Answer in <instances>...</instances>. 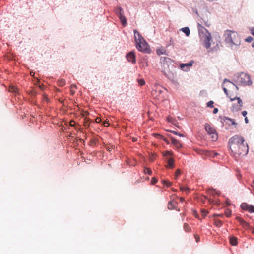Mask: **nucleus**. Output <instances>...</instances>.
Wrapping results in <instances>:
<instances>
[{
    "instance_id": "13d9d810",
    "label": "nucleus",
    "mask_w": 254,
    "mask_h": 254,
    "mask_svg": "<svg viewBox=\"0 0 254 254\" xmlns=\"http://www.w3.org/2000/svg\"><path fill=\"white\" fill-rule=\"evenodd\" d=\"M73 123H70V126H73Z\"/></svg>"
},
{
    "instance_id": "79ce46f5",
    "label": "nucleus",
    "mask_w": 254,
    "mask_h": 254,
    "mask_svg": "<svg viewBox=\"0 0 254 254\" xmlns=\"http://www.w3.org/2000/svg\"><path fill=\"white\" fill-rule=\"evenodd\" d=\"M247 112L246 111H243L242 112V114L243 115V116H246V115H247Z\"/></svg>"
},
{
    "instance_id": "3c124183",
    "label": "nucleus",
    "mask_w": 254,
    "mask_h": 254,
    "mask_svg": "<svg viewBox=\"0 0 254 254\" xmlns=\"http://www.w3.org/2000/svg\"><path fill=\"white\" fill-rule=\"evenodd\" d=\"M74 92H75V91H73V90L72 89V88H71V94H74Z\"/></svg>"
},
{
    "instance_id": "ea45409f",
    "label": "nucleus",
    "mask_w": 254,
    "mask_h": 254,
    "mask_svg": "<svg viewBox=\"0 0 254 254\" xmlns=\"http://www.w3.org/2000/svg\"><path fill=\"white\" fill-rule=\"evenodd\" d=\"M223 91H224V92H225V93L227 95H228V91H227V89H226L225 87H223Z\"/></svg>"
},
{
    "instance_id": "473e14b6",
    "label": "nucleus",
    "mask_w": 254,
    "mask_h": 254,
    "mask_svg": "<svg viewBox=\"0 0 254 254\" xmlns=\"http://www.w3.org/2000/svg\"><path fill=\"white\" fill-rule=\"evenodd\" d=\"M201 213H202V215L204 217H205V216H206V215L207 214V211L205 209H203L201 210Z\"/></svg>"
},
{
    "instance_id": "5fc2aeb1",
    "label": "nucleus",
    "mask_w": 254,
    "mask_h": 254,
    "mask_svg": "<svg viewBox=\"0 0 254 254\" xmlns=\"http://www.w3.org/2000/svg\"><path fill=\"white\" fill-rule=\"evenodd\" d=\"M170 152L169 151H167L166 153V155L169 154Z\"/></svg>"
},
{
    "instance_id": "ddd939ff",
    "label": "nucleus",
    "mask_w": 254,
    "mask_h": 254,
    "mask_svg": "<svg viewBox=\"0 0 254 254\" xmlns=\"http://www.w3.org/2000/svg\"><path fill=\"white\" fill-rule=\"evenodd\" d=\"M177 205V203L174 201H169L168 204V208L169 209H173L175 208V206Z\"/></svg>"
},
{
    "instance_id": "f257e3e1",
    "label": "nucleus",
    "mask_w": 254,
    "mask_h": 254,
    "mask_svg": "<svg viewBox=\"0 0 254 254\" xmlns=\"http://www.w3.org/2000/svg\"><path fill=\"white\" fill-rule=\"evenodd\" d=\"M244 138L239 135H235L229 140L230 148L234 155H246L249 150L248 146L244 143Z\"/></svg>"
},
{
    "instance_id": "9b49d317",
    "label": "nucleus",
    "mask_w": 254,
    "mask_h": 254,
    "mask_svg": "<svg viewBox=\"0 0 254 254\" xmlns=\"http://www.w3.org/2000/svg\"><path fill=\"white\" fill-rule=\"evenodd\" d=\"M171 140L172 143L175 145L177 149H179L182 147L181 143L175 138L171 137Z\"/></svg>"
},
{
    "instance_id": "a211bd4d",
    "label": "nucleus",
    "mask_w": 254,
    "mask_h": 254,
    "mask_svg": "<svg viewBox=\"0 0 254 254\" xmlns=\"http://www.w3.org/2000/svg\"><path fill=\"white\" fill-rule=\"evenodd\" d=\"M183 227L184 230L187 232H190L191 230L190 227L187 223L184 224Z\"/></svg>"
},
{
    "instance_id": "052dcab7",
    "label": "nucleus",
    "mask_w": 254,
    "mask_h": 254,
    "mask_svg": "<svg viewBox=\"0 0 254 254\" xmlns=\"http://www.w3.org/2000/svg\"><path fill=\"white\" fill-rule=\"evenodd\" d=\"M30 74L32 75H33V73H32V72H31Z\"/></svg>"
},
{
    "instance_id": "7ed1b4c3",
    "label": "nucleus",
    "mask_w": 254,
    "mask_h": 254,
    "mask_svg": "<svg viewBox=\"0 0 254 254\" xmlns=\"http://www.w3.org/2000/svg\"><path fill=\"white\" fill-rule=\"evenodd\" d=\"M134 34L136 48L140 51L147 53L149 50L148 44L136 30H134Z\"/></svg>"
},
{
    "instance_id": "c756f323",
    "label": "nucleus",
    "mask_w": 254,
    "mask_h": 254,
    "mask_svg": "<svg viewBox=\"0 0 254 254\" xmlns=\"http://www.w3.org/2000/svg\"><path fill=\"white\" fill-rule=\"evenodd\" d=\"M138 83L140 85L142 86L145 84V81L143 79H140L138 80Z\"/></svg>"
},
{
    "instance_id": "4c0bfd02",
    "label": "nucleus",
    "mask_w": 254,
    "mask_h": 254,
    "mask_svg": "<svg viewBox=\"0 0 254 254\" xmlns=\"http://www.w3.org/2000/svg\"><path fill=\"white\" fill-rule=\"evenodd\" d=\"M103 125L105 126V127H108L109 125V124L108 123V121H105L103 122Z\"/></svg>"
},
{
    "instance_id": "4be33fe9",
    "label": "nucleus",
    "mask_w": 254,
    "mask_h": 254,
    "mask_svg": "<svg viewBox=\"0 0 254 254\" xmlns=\"http://www.w3.org/2000/svg\"><path fill=\"white\" fill-rule=\"evenodd\" d=\"M144 173L151 175L152 174V171L149 168L145 167L144 169Z\"/></svg>"
},
{
    "instance_id": "aec40b11",
    "label": "nucleus",
    "mask_w": 254,
    "mask_h": 254,
    "mask_svg": "<svg viewBox=\"0 0 254 254\" xmlns=\"http://www.w3.org/2000/svg\"><path fill=\"white\" fill-rule=\"evenodd\" d=\"M220 45V41H217L216 46H214V47H213L212 48V50H217L219 49V48Z\"/></svg>"
},
{
    "instance_id": "0eeeda50",
    "label": "nucleus",
    "mask_w": 254,
    "mask_h": 254,
    "mask_svg": "<svg viewBox=\"0 0 254 254\" xmlns=\"http://www.w3.org/2000/svg\"><path fill=\"white\" fill-rule=\"evenodd\" d=\"M115 10L116 14L121 20L122 24L125 25L127 24V21L125 16L123 14V9L120 7H118L116 8Z\"/></svg>"
},
{
    "instance_id": "2f4dec72",
    "label": "nucleus",
    "mask_w": 254,
    "mask_h": 254,
    "mask_svg": "<svg viewBox=\"0 0 254 254\" xmlns=\"http://www.w3.org/2000/svg\"><path fill=\"white\" fill-rule=\"evenodd\" d=\"M253 38L251 36H249L246 39V41L248 42H251Z\"/></svg>"
},
{
    "instance_id": "6ab92c4d",
    "label": "nucleus",
    "mask_w": 254,
    "mask_h": 254,
    "mask_svg": "<svg viewBox=\"0 0 254 254\" xmlns=\"http://www.w3.org/2000/svg\"><path fill=\"white\" fill-rule=\"evenodd\" d=\"M9 91L10 92L17 93L18 89L17 87L14 86H10L9 88Z\"/></svg>"
},
{
    "instance_id": "4468645a",
    "label": "nucleus",
    "mask_w": 254,
    "mask_h": 254,
    "mask_svg": "<svg viewBox=\"0 0 254 254\" xmlns=\"http://www.w3.org/2000/svg\"><path fill=\"white\" fill-rule=\"evenodd\" d=\"M192 66L191 63H189L187 64H183L180 65V67L182 69L184 70H187V69H185V67H190Z\"/></svg>"
},
{
    "instance_id": "cd10ccee",
    "label": "nucleus",
    "mask_w": 254,
    "mask_h": 254,
    "mask_svg": "<svg viewBox=\"0 0 254 254\" xmlns=\"http://www.w3.org/2000/svg\"><path fill=\"white\" fill-rule=\"evenodd\" d=\"M181 171L180 169H177L175 172V179H177L178 176L180 174Z\"/></svg>"
},
{
    "instance_id": "6e6552de",
    "label": "nucleus",
    "mask_w": 254,
    "mask_h": 254,
    "mask_svg": "<svg viewBox=\"0 0 254 254\" xmlns=\"http://www.w3.org/2000/svg\"><path fill=\"white\" fill-rule=\"evenodd\" d=\"M127 59L128 62H131L133 64L135 63L136 62V58L135 55V52L133 51H131L129 52L126 55Z\"/></svg>"
},
{
    "instance_id": "8fccbe9b",
    "label": "nucleus",
    "mask_w": 254,
    "mask_h": 254,
    "mask_svg": "<svg viewBox=\"0 0 254 254\" xmlns=\"http://www.w3.org/2000/svg\"><path fill=\"white\" fill-rule=\"evenodd\" d=\"M163 140H164L166 142H167V143H169V142H168V140H167V139H165V138H164V139H163Z\"/></svg>"
},
{
    "instance_id": "20e7f679",
    "label": "nucleus",
    "mask_w": 254,
    "mask_h": 254,
    "mask_svg": "<svg viewBox=\"0 0 254 254\" xmlns=\"http://www.w3.org/2000/svg\"><path fill=\"white\" fill-rule=\"evenodd\" d=\"M199 35L205 47L207 49L210 48L212 38L210 33H209L206 29L202 27L199 30Z\"/></svg>"
},
{
    "instance_id": "c9c22d12",
    "label": "nucleus",
    "mask_w": 254,
    "mask_h": 254,
    "mask_svg": "<svg viewBox=\"0 0 254 254\" xmlns=\"http://www.w3.org/2000/svg\"><path fill=\"white\" fill-rule=\"evenodd\" d=\"M197 152L198 153H199L200 154H205L206 152L205 151L201 150H197Z\"/></svg>"
},
{
    "instance_id": "1a4fd4ad",
    "label": "nucleus",
    "mask_w": 254,
    "mask_h": 254,
    "mask_svg": "<svg viewBox=\"0 0 254 254\" xmlns=\"http://www.w3.org/2000/svg\"><path fill=\"white\" fill-rule=\"evenodd\" d=\"M241 208L244 210H247L250 213L254 212V206L243 203L241 205Z\"/></svg>"
},
{
    "instance_id": "de8ad7c7",
    "label": "nucleus",
    "mask_w": 254,
    "mask_h": 254,
    "mask_svg": "<svg viewBox=\"0 0 254 254\" xmlns=\"http://www.w3.org/2000/svg\"><path fill=\"white\" fill-rule=\"evenodd\" d=\"M214 216H219V217H223L222 214H215Z\"/></svg>"
},
{
    "instance_id": "09e8293b",
    "label": "nucleus",
    "mask_w": 254,
    "mask_h": 254,
    "mask_svg": "<svg viewBox=\"0 0 254 254\" xmlns=\"http://www.w3.org/2000/svg\"><path fill=\"white\" fill-rule=\"evenodd\" d=\"M226 82H229V81L228 80L226 79H225L224 80V82H224V83H225Z\"/></svg>"
},
{
    "instance_id": "c85d7f7f",
    "label": "nucleus",
    "mask_w": 254,
    "mask_h": 254,
    "mask_svg": "<svg viewBox=\"0 0 254 254\" xmlns=\"http://www.w3.org/2000/svg\"><path fill=\"white\" fill-rule=\"evenodd\" d=\"M226 119L229 120L231 122V125H237V124L235 123V122L234 121V120L233 119L229 118H226Z\"/></svg>"
},
{
    "instance_id": "412c9836",
    "label": "nucleus",
    "mask_w": 254,
    "mask_h": 254,
    "mask_svg": "<svg viewBox=\"0 0 254 254\" xmlns=\"http://www.w3.org/2000/svg\"><path fill=\"white\" fill-rule=\"evenodd\" d=\"M231 101H233L235 99H237L238 100V103L239 104V106L241 107L242 106V101L240 99V98L235 97L234 98H230Z\"/></svg>"
},
{
    "instance_id": "603ef678",
    "label": "nucleus",
    "mask_w": 254,
    "mask_h": 254,
    "mask_svg": "<svg viewBox=\"0 0 254 254\" xmlns=\"http://www.w3.org/2000/svg\"><path fill=\"white\" fill-rule=\"evenodd\" d=\"M132 141H133V142H135V141H136V138H132Z\"/></svg>"
},
{
    "instance_id": "e433bc0d",
    "label": "nucleus",
    "mask_w": 254,
    "mask_h": 254,
    "mask_svg": "<svg viewBox=\"0 0 254 254\" xmlns=\"http://www.w3.org/2000/svg\"><path fill=\"white\" fill-rule=\"evenodd\" d=\"M163 182V183H164V184H166V185H167V186H171V183L170 182H168V181H167L164 180Z\"/></svg>"
},
{
    "instance_id": "6e6d98bb",
    "label": "nucleus",
    "mask_w": 254,
    "mask_h": 254,
    "mask_svg": "<svg viewBox=\"0 0 254 254\" xmlns=\"http://www.w3.org/2000/svg\"><path fill=\"white\" fill-rule=\"evenodd\" d=\"M252 47H254V42L253 43H252Z\"/></svg>"
},
{
    "instance_id": "5701e85b",
    "label": "nucleus",
    "mask_w": 254,
    "mask_h": 254,
    "mask_svg": "<svg viewBox=\"0 0 254 254\" xmlns=\"http://www.w3.org/2000/svg\"><path fill=\"white\" fill-rule=\"evenodd\" d=\"M215 225L217 227H221L222 225V222L221 220H215Z\"/></svg>"
},
{
    "instance_id": "bf43d9fd",
    "label": "nucleus",
    "mask_w": 254,
    "mask_h": 254,
    "mask_svg": "<svg viewBox=\"0 0 254 254\" xmlns=\"http://www.w3.org/2000/svg\"><path fill=\"white\" fill-rule=\"evenodd\" d=\"M30 74L32 75H33V73H32V72H31Z\"/></svg>"
},
{
    "instance_id": "b1692460",
    "label": "nucleus",
    "mask_w": 254,
    "mask_h": 254,
    "mask_svg": "<svg viewBox=\"0 0 254 254\" xmlns=\"http://www.w3.org/2000/svg\"><path fill=\"white\" fill-rule=\"evenodd\" d=\"M225 214L227 217H230L231 215V210L229 209H226L225 211Z\"/></svg>"
},
{
    "instance_id": "393cba45",
    "label": "nucleus",
    "mask_w": 254,
    "mask_h": 254,
    "mask_svg": "<svg viewBox=\"0 0 254 254\" xmlns=\"http://www.w3.org/2000/svg\"><path fill=\"white\" fill-rule=\"evenodd\" d=\"M156 52L158 55H161L164 54V50L163 49H157Z\"/></svg>"
},
{
    "instance_id": "39448f33",
    "label": "nucleus",
    "mask_w": 254,
    "mask_h": 254,
    "mask_svg": "<svg viewBox=\"0 0 254 254\" xmlns=\"http://www.w3.org/2000/svg\"><path fill=\"white\" fill-rule=\"evenodd\" d=\"M204 128L207 132L211 135V138L213 141H216L218 138L217 134L216 133V130L210 125L208 124H205L204 125Z\"/></svg>"
},
{
    "instance_id": "7c9ffc66",
    "label": "nucleus",
    "mask_w": 254,
    "mask_h": 254,
    "mask_svg": "<svg viewBox=\"0 0 254 254\" xmlns=\"http://www.w3.org/2000/svg\"><path fill=\"white\" fill-rule=\"evenodd\" d=\"M194 237L197 243L199 242L200 241V237L197 234H194Z\"/></svg>"
},
{
    "instance_id": "a878e982",
    "label": "nucleus",
    "mask_w": 254,
    "mask_h": 254,
    "mask_svg": "<svg viewBox=\"0 0 254 254\" xmlns=\"http://www.w3.org/2000/svg\"><path fill=\"white\" fill-rule=\"evenodd\" d=\"M170 132L175 135H178L180 137H184V134L178 133L176 131H170Z\"/></svg>"
},
{
    "instance_id": "72a5a7b5",
    "label": "nucleus",
    "mask_w": 254,
    "mask_h": 254,
    "mask_svg": "<svg viewBox=\"0 0 254 254\" xmlns=\"http://www.w3.org/2000/svg\"><path fill=\"white\" fill-rule=\"evenodd\" d=\"M180 189L182 190V191H187L189 190V189L187 187H181L180 188Z\"/></svg>"
},
{
    "instance_id": "2eb2a0df",
    "label": "nucleus",
    "mask_w": 254,
    "mask_h": 254,
    "mask_svg": "<svg viewBox=\"0 0 254 254\" xmlns=\"http://www.w3.org/2000/svg\"><path fill=\"white\" fill-rule=\"evenodd\" d=\"M174 159L173 158H170L168 160L167 165H166V167H170L172 168L174 167Z\"/></svg>"
},
{
    "instance_id": "dca6fc26",
    "label": "nucleus",
    "mask_w": 254,
    "mask_h": 254,
    "mask_svg": "<svg viewBox=\"0 0 254 254\" xmlns=\"http://www.w3.org/2000/svg\"><path fill=\"white\" fill-rule=\"evenodd\" d=\"M184 33H185L187 36H189L190 34V29L188 27L182 28L181 29Z\"/></svg>"
},
{
    "instance_id": "58836bf2",
    "label": "nucleus",
    "mask_w": 254,
    "mask_h": 254,
    "mask_svg": "<svg viewBox=\"0 0 254 254\" xmlns=\"http://www.w3.org/2000/svg\"><path fill=\"white\" fill-rule=\"evenodd\" d=\"M95 121L96 123H100L101 121V119L99 117H97L96 118V119H95Z\"/></svg>"
},
{
    "instance_id": "49530a36",
    "label": "nucleus",
    "mask_w": 254,
    "mask_h": 254,
    "mask_svg": "<svg viewBox=\"0 0 254 254\" xmlns=\"http://www.w3.org/2000/svg\"><path fill=\"white\" fill-rule=\"evenodd\" d=\"M245 121L246 123H248V119H247V117H246L245 118Z\"/></svg>"
},
{
    "instance_id": "4d7b16f0",
    "label": "nucleus",
    "mask_w": 254,
    "mask_h": 254,
    "mask_svg": "<svg viewBox=\"0 0 254 254\" xmlns=\"http://www.w3.org/2000/svg\"><path fill=\"white\" fill-rule=\"evenodd\" d=\"M73 123H70V126H73Z\"/></svg>"
},
{
    "instance_id": "c03bdc74",
    "label": "nucleus",
    "mask_w": 254,
    "mask_h": 254,
    "mask_svg": "<svg viewBox=\"0 0 254 254\" xmlns=\"http://www.w3.org/2000/svg\"><path fill=\"white\" fill-rule=\"evenodd\" d=\"M106 149L109 151L112 150V148L109 146H106Z\"/></svg>"
},
{
    "instance_id": "f8f14e48",
    "label": "nucleus",
    "mask_w": 254,
    "mask_h": 254,
    "mask_svg": "<svg viewBox=\"0 0 254 254\" xmlns=\"http://www.w3.org/2000/svg\"><path fill=\"white\" fill-rule=\"evenodd\" d=\"M230 243L233 246H236L237 245V239L236 237L231 236L230 238Z\"/></svg>"
},
{
    "instance_id": "f03ea898",
    "label": "nucleus",
    "mask_w": 254,
    "mask_h": 254,
    "mask_svg": "<svg viewBox=\"0 0 254 254\" xmlns=\"http://www.w3.org/2000/svg\"><path fill=\"white\" fill-rule=\"evenodd\" d=\"M224 37L225 42L231 48L240 45L241 37L236 31L227 30L224 32Z\"/></svg>"
},
{
    "instance_id": "423d86ee",
    "label": "nucleus",
    "mask_w": 254,
    "mask_h": 254,
    "mask_svg": "<svg viewBox=\"0 0 254 254\" xmlns=\"http://www.w3.org/2000/svg\"><path fill=\"white\" fill-rule=\"evenodd\" d=\"M240 82L244 85H250L252 83L250 76L245 73H242L240 75Z\"/></svg>"
},
{
    "instance_id": "f704fd0d",
    "label": "nucleus",
    "mask_w": 254,
    "mask_h": 254,
    "mask_svg": "<svg viewBox=\"0 0 254 254\" xmlns=\"http://www.w3.org/2000/svg\"><path fill=\"white\" fill-rule=\"evenodd\" d=\"M157 179L154 177L152 178L151 179L152 184H155L157 182Z\"/></svg>"
},
{
    "instance_id": "a18cd8bd",
    "label": "nucleus",
    "mask_w": 254,
    "mask_h": 254,
    "mask_svg": "<svg viewBox=\"0 0 254 254\" xmlns=\"http://www.w3.org/2000/svg\"><path fill=\"white\" fill-rule=\"evenodd\" d=\"M179 199H180V201L181 202H183L184 201V199L183 197H180L179 198Z\"/></svg>"
},
{
    "instance_id": "37998d69",
    "label": "nucleus",
    "mask_w": 254,
    "mask_h": 254,
    "mask_svg": "<svg viewBox=\"0 0 254 254\" xmlns=\"http://www.w3.org/2000/svg\"><path fill=\"white\" fill-rule=\"evenodd\" d=\"M251 34L254 36V27L251 30Z\"/></svg>"
},
{
    "instance_id": "864d4df0",
    "label": "nucleus",
    "mask_w": 254,
    "mask_h": 254,
    "mask_svg": "<svg viewBox=\"0 0 254 254\" xmlns=\"http://www.w3.org/2000/svg\"><path fill=\"white\" fill-rule=\"evenodd\" d=\"M72 87H76V85H72L71 86V88H72Z\"/></svg>"
},
{
    "instance_id": "a19ab883",
    "label": "nucleus",
    "mask_w": 254,
    "mask_h": 254,
    "mask_svg": "<svg viewBox=\"0 0 254 254\" xmlns=\"http://www.w3.org/2000/svg\"><path fill=\"white\" fill-rule=\"evenodd\" d=\"M218 112V109L217 108H214L213 110V114H216Z\"/></svg>"
},
{
    "instance_id": "bb28decb",
    "label": "nucleus",
    "mask_w": 254,
    "mask_h": 254,
    "mask_svg": "<svg viewBox=\"0 0 254 254\" xmlns=\"http://www.w3.org/2000/svg\"><path fill=\"white\" fill-rule=\"evenodd\" d=\"M214 102L213 101H210L207 103V106L210 108L213 107Z\"/></svg>"
},
{
    "instance_id": "9d476101",
    "label": "nucleus",
    "mask_w": 254,
    "mask_h": 254,
    "mask_svg": "<svg viewBox=\"0 0 254 254\" xmlns=\"http://www.w3.org/2000/svg\"><path fill=\"white\" fill-rule=\"evenodd\" d=\"M236 220L240 223L241 226L246 229H247L249 227V224L245 221L243 219L240 217H236Z\"/></svg>"
},
{
    "instance_id": "f3484780",
    "label": "nucleus",
    "mask_w": 254,
    "mask_h": 254,
    "mask_svg": "<svg viewBox=\"0 0 254 254\" xmlns=\"http://www.w3.org/2000/svg\"><path fill=\"white\" fill-rule=\"evenodd\" d=\"M65 80L64 79H59L58 80V84L59 86L63 87L65 85Z\"/></svg>"
}]
</instances>
